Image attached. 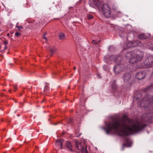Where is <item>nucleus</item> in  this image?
<instances>
[{"label":"nucleus","mask_w":153,"mask_h":153,"mask_svg":"<svg viewBox=\"0 0 153 153\" xmlns=\"http://www.w3.org/2000/svg\"><path fill=\"white\" fill-rule=\"evenodd\" d=\"M138 96H140V97L141 96V93H139L138 94Z\"/></svg>","instance_id":"c9c22d12"},{"label":"nucleus","mask_w":153,"mask_h":153,"mask_svg":"<svg viewBox=\"0 0 153 153\" xmlns=\"http://www.w3.org/2000/svg\"><path fill=\"white\" fill-rule=\"evenodd\" d=\"M15 102H17V101H15Z\"/></svg>","instance_id":"a18cd8bd"},{"label":"nucleus","mask_w":153,"mask_h":153,"mask_svg":"<svg viewBox=\"0 0 153 153\" xmlns=\"http://www.w3.org/2000/svg\"><path fill=\"white\" fill-rule=\"evenodd\" d=\"M142 105L143 106V105ZM144 106L145 110L149 111L146 114H144L142 115L141 118L142 120L144 122L149 121L150 122L153 123V105L152 110H151V107L149 105Z\"/></svg>","instance_id":"7ed1b4c3"},{"label":"nucleus","mask_w":153,"mask_h":153,"mask_svg":"<svg viewBox=\"0 0 153 153\" xmlns=\"http://www.w3.org/2000/svg\"><path fill=\"white\" fill-rule=\"evenodd\" d=\"M46 34V33H45L43 36H42V38L43 39H45L46 40V41H47V38L46 37H45V35Z\"/></svg>","instance_id":"a878e982"},{"label":"nucleus","mask_w":153,"mask_h":153,"mask_svg":"<svg viewBox=\"0 0 153 153\" xmlns=\"http://www.w3.org/2000/svg\"><path fill=\"white\" fill-rule=\"evenodd\" d=\"M123 149H124V148H123V147H122V150H123Z\"/></svg>","instance_id":"79ce46f5"},{"label":"nucleus","mask_w":153,"mask_h":153,"mask_svg":"<svg viewBox=\"0 0 153 153\" xmlns=\"http://www.w3.org/2000/svg\"><path fill=\"white\" fill-rule=\"evenodd\" d=\"M153 88L152 86V85H150L147 88H145L144 90V91L145 92H147L149 91L151 89Z\"/></svg>","instance_id":"6ab92c4d"},{"label":"nucleus","mask_w":153,"mask_h":153,"mask_svg":"<svg viewBox=\"0 0 153 153\" xmlns=\"http://www.w3.org/2000/svg\"><path fill=\"white\" fill-rule=\"evenodd\" d=\"M21 34V33L19 32H16L15 33V35L17 36H18Z\"/></svg>","instance_id":"c85d7f7f"},{"label":"nucleus","mask_w":153,"mask_h":153,"mask_svg":"<svg viewBox=\"0 0 153 153\" xmlns=\"http://www.w3.org/2000/svg\"><path fill=\"white\" fill-rule=\"evenodd\" d=\"M88 4L91 7H94V6L99 8L101 6L102 3L100 0H90Z\"/></svg>","instance_id":"6e6552de"},{"label":"nucleus","mask_w":153,"mask_h":153,"mask_svg":"<svg viewBox=\"0 0 153 153\" xmlns=\"http://www.w3.org/2000/svg\"><path fill=\"white\" fill-rule=\"evenodd\" d=\"M116 80H114L111 85V88L114 90H116L117 87V85L116 83Z\"/></svg>","instance_id":"2eb2a0df"},{"label":"nucleus","mask_w":153,"mask_h":153,"mask_svg":"<svg viewBox=\"0 0 153 153\" xmlns=\"http://www.w3.org/2000/svg\"><path fill=\"white\" fill-rule=\"evenodd\" d=\"M50 51L51 53V56L53 53L56 51V49L51 48L50 49Z\"/></svg>","instance_id":"4be33fe9"},{"label":"nucleus","mask_w":153,"mask_h":153,"mask_svg":"<svg viewBox=\"0 0 153 153\" xmlns=\"http://www.w3.org/2000/svg\"><path fill=\"white\" fill-rule=\"evenodd\" d=\"M124 68V65L123 64L120 63L117 64L113 69L114 72L115 74H118L121 72Z\"/></svg>","instance_id":"1a4fd4ad"},{"label":"nucleus","mask_w":153,"mask_h":153,"mask_svg":"<svg viewBox=\"0 0 153 153\" xmlns=\"http://www.w3.org/2000/svg\"><path fill=\"white\" fill-rule=\"evenodd\" d=\"M73 119L72 118H70L69 119V121L68 122L69 124H71L73 122Z\"/></svg>","instance_id":"393cba45"},{"label":"nucleus","mask_w":153,"mask_h":153,"mask_svg":"<svg viewBox=\"0 0 153 153\" xmlns=\"http://www.w3.org/2000/svg\"><path fill=\"white\" fill-rule=\"evenodd\" d=\"M145 73L144 72L140 71L136 74V77L139 79H141L145 77Z\"/></svg>","instance_id":"f8f14e48"},{"label":"nucleus","mask_w":153,"mask_h":153,"mask_svg":"<svg viewBox=\"0 0 153 153\" xmlns=\"http://www.w3.org/2000/svg\"><path fill=\"white\" fill-rule=\"evenodd\" d=\"M9 35H10V34L9 33H8L7 34V36H9Z\"/></svg>","instance_id":"58836bf2"},{"label":"nucleus","mask_w":153,"mask_h":153,"mask_svg":"<svg viewBox=\"0 0 153 153\" xmlns=\"http://www.w3.org/2000/svg\"><path fill=\"white\" fill-rule=\"evenodd\" d=\"M123 79L124 83L127 84H130L132 81L131 75L129 73L124 74L123 76Z\"/></svg>","instance_id":"0eeeda50"},{"label":"nucleus","mask_w":153,"mask_h":153,"mask_svg":"<svg viewBox=\"0 0 153 153\" xmlns=\"http://www.w3.org/2000/svg\"><path fill=\"white\" fill-rule=\"evenodd\" d=\"M20 116L19 114H18L17 115V116Z\"/></svg>","instance_id":"a19ab883"},{"label":"nucleus","mask_w":153,"mask_h":153,"mask_svg":"<svg viewBox=\"0 0 153 153\" xmlns=\"http://www.w3.org/2000/svg\"><path fill=\"white\" fill-rule=\"evenodd\" d=\"M76 67H75V66L74 67V70H76Z\"/></svg>","instance_id":"4c0bfd02"},{"label":"nucleus","mask_w":153,"mask_h":153,"mask_svg":"<svg viewBox=\"0 0 153 153\" xmlns=\"http://www.w3.org/2000/svg\"><path fill=\"white\" fill-rule=\"evenodd\" d=\"M16 27L19 30H20L22 28V26H16Z\"/></svg>","instance_id":"cd10ccee"},{"label":"nucleus","mask_w":153,"mask_h":153,"mask_svg":"<svg viewBox=\"0 0 153 153\" xmlns=\"http://www.w3.org/2000/svg\"><path fill=\"white\" fill-rule=\"evenodd\" d=\"M131 144H130V145H128V146H131Z\"/></svg>","instance_id":"37998d69"},{"label":"nucleus","mask_w":153,"mask_h":153,"mask_svg":"<svg viewBox=\"0 0 153 153\" xmlns=\"http://www.w3.org/2000/svg\"><path fill=\"white\" fill-rule=\"evenodd\" d=\"M14 88L16 90L17 89V87L16 86H14ZM16 90H14V91H15Z\"/></svg>","instance_id":"f704fd0d"},{"label":"nucleus","mask_w":153,"mask_h":153,"mask_svg":"<svg viewBox=\"0 0 153 153\" xmlns=\"http://www.w3.org/2000/svg\"><path fill=\"white\" fill-rule=\"evenodd\" d=\"M65 146L68 149L72 150V146L70 142L67 141L66 143Z\"/></svg>","instance_id":"dca6fc26"},{"label":"nucleus","mask_w":153,"mask_h":153,"mask_svg":"<svg viewBox=\"0 0 153 153\" xmlns=\"http://www.w3.org/2000/svg\"><path fill=\"white\" fill-rule=\"evenodd\" d=\"M87 16L88 18L90 19H91L93 18V16L91 14L88 15Z\"/></svg>","instance_id":"5701e85b"},{"label":"nucleus","mask_w":153,"mask_h":153,"mask_svg":"<svg viewBox=\"0 0 153 153\" xmlns=\"http://www.w3.org/2000/svg\"><path fill=\"white\" fill-rule=\"evenodd\" d=\"M153 64V56H149L141 64L140 67L141 68H149L152 67Z\"/></svg>","instance_id":"39448f33"},{"label":"nucleus","mask_w":153,"mask_h":153,"mask_svg":"<svg viewBox=\"0 0 153 153\" xmlns=\"http://www.w3.org/2000/svg\"><path fill=\"white\" fill-rule=\"evenodd\" d=\"M99 9L102 10L104 15L106 18H108L111 16V11L108 5L107 4H101V6Z\"/></svg>","instance_id":"423d86ee"},{"label":"nucleus","mask_w":153,"mask_h":153,"mask_svg":"<svg viewBox=\"0 0 153 153\" xmlns=\"http://www.w3.org/2000/svg\"><path fill=\"white\" fill-rule=\"evenodd\" d=\"M111 60H113L115 61L116 64H120L121 63V61L122 60V58L120 56H119L116 57L115 55H112L109 57Z\"/></svg>","instance_id":"9d476101"},{"label":"nucleus","mask_w":153,"mask_h":153,"mask_svg":"<svg viewBox=\"0 0 153 153\" xmlns=\"http://www.w3.org/2000/svg\"><path fill=\"white\" fill-rule=\"evenodd\" d=\"M59 39L60 40H63L65 37V34L63 33H61L59 35Z\"/></svg>","instance_id":"f3484780"},{"label":"nucleus","mask_w":153,"mask_h":153,"mask_svg":"<svg viewBox=\"0 0 153 153\" xmlns=\"http://www.w3.org/2000/svg\"><path fill=\"white\" fill-rule=\"evenodd\" d=\"M126 141L127 143H130V140L128 139H126Z\"/></svg>","instance_id":"473e14b6"},{"label":"nucleus","mask_w":153,"mask_h":153,"mask_svg":"<svg viewBox=\"0 0 153 153\" xmlns=\"http://www.w3.org/2000/svg\"><path fill=\"white\" fill-rule=\"evenodd\" d=\"M136 44H137L136 42H131L128 43L127 44V45L128 48H130L137 46V45H136Z\"/></svg>","instance_id":"4468645a"},{"label":"nucleus","mask_w":153,"mask_h":153,"mask_svg":"<svg viewBox=\"0 0 153 153\" xmlns=\"http://www.w3.org/2000/svg\"><path fill=\"white\" fill-rule=\"evenodd\" d=\"M139 97H137V100H138L139 99Z\"/></svg>","instance_id":"ea45409f"},{"label":"nucleus","mask_w":153,"mask_h":153,"mask_svg":"<svg viewBox=\"0 0 153 153\" xmlns=\"http://www.w3.org/2000/svg\"><path fill=\"white\" fill-rule=\"evenodd\" d=\"M150 36L149 33H142L139 34L137 36V38L138 39H145L149 38Z\"/></svg>","instance_id":"9b49d317"},{"label":"nucleus","mask_w":153,"mask_h":153,"mask_svg":"<svg viewBox=\"0 0 153 153\" xmlns=\"http://www.w3.org/2000/svg\"><path fill=\"white\" fill-rule=\"evenodd\" d=\"M48 87L47 86H45V87L44 91H46L48 90Z\"/></svg>","instance_id":"c756f323"},{"label":"nucleus","mask_w":153,"mask_h":153,"mask_svg":"<svg viewBox=\"0 0 153 153\" xmlns=\"http://www.w3.org/2000/svg\"><path fill=\"white\" fill-rule=\"evenodd\" d=\"M76 147L77 148L79 149H80L79 146H81V144L79 142L77 141L76 142Z\"/></svg>","instance_id":"412c9836"},{"label":"nucleus","mask_w":153,"mask_h":153,"mask_svg":"<svg viewBox=\"0 0 153 153\" xmlns=\"http://www.w3.org/2000/svg\"><path fill=\"white\" fill-rule=\"evenodd\" d=\"M4 44V45L5 46L4 48V50H2L1 52H4L5 51V50H6L7 48V45L8 44V42L7 40L5 41L3 43Z\"/></svg>","instance_id":"a211bd4d"},{"label":"nucleus","mask_w":153,"mask_h":153,"mask_svg":"<svg viewBox=\"0 0 153 153\" xmlns=\"http://www.w3.org/2000/svg\"><path fill=\"white\" fill-rule=\"evenodd\" d=\"M143 56V52L139 51L136 53L133 51L128 52L126 55L127 59H129V62L132 64L141 61Z\"/></svg>","instance_id":"f03ea898"},{"label":"nucleus","mask_w":153,"mask_h":153,"mask_svg":"<svg viewBox=\"0 0 153 153\" xmlns=\"http://www.w3.org/2000/svg\"><path fill=\"white\" fill-rule=\"evenodd\" d=\"M99 42H100V41H95V40H93L92 41L91 43L93 44H97L98 43H99Z\"/></svg>","instance_id":"b1692460"},{"label":"nucleus","mask_w":153,"mask_h":153,"mask_svg":"<svg viewBox=\"0 0 153 153\" xmlns=\"http://www.w3.org/2000/svg\"><path fill=\"white\" fill-rule=\"evenodd\" d=\"M146 126L145 124L137 120L128 118L124 115L112 123L106 125V128L102 127L107 134L115 132L122 136H128L131 133L137 132Z\"/></svg>","instance_id":"f257e3e1"},{"label":"nucleus","mask_w":153,"mask_h":153,"mask_svg":"<svg viewBox=\"0 0 153 153\" xmlns=\"http://www.w3.org/2000/svg\"><path fill=\"white\" fill-rule=\"evenodd\" d=\"M139 103L140 104V107H144V106H142V105L144 106L146 105H149L151 107V110H152L153 105V97L147 95L144 97Z\"/></svg>","instance_id":"20e7f679"},{"label":"nucleus","mask_w":153,"mask_h":153,"mask_svg":"<svg viewBox=\"0 0 153 153\" xmlns=\"http://www.w3.org/2000/svg\"><path fill=\"white\" fill-rule=\"evenodd\" d=\"M114 6V7L113 6V8H112L113 10H114L116 11V10H117V7L116 6Z\"/></svg>","instance_id":"2f4dec72"},{"label":"nucleus","mask_w":153,"mask_h":153,"mask_svg":"<svg viewBox=\"0 0 153 153\" xmlns=\"http://www.w3.org/2000/svg\"><path fill=\"white\" fill-rule=\"evenodd\" d=\"M105 61L106 62H107V60L105 59Z\"/></svg>","instance_id":"c03bdc74"},{"label":"nucleus","mask_w":153,"mask_h":153,"mask_svg":"<svg viewBox=\"0 0 153 153\" xmlns=\"http://www.w3.org/2000/svg\"><path fill=\"white\" fill-rule=\"evenodd\" d=\"M82 149V151L85 152V153H88V151L87 150L86 146L85 148L84 147H81Z\"/></svg>","instance_id":"aec40b11"},{"label":"nucleus","mask_w":153,"mask_h":153,"mask_svg":"<svg viewBox=\"0 0 153 153\" xmlns=\"http://www.w3.org/2000/svg\"><path fill=\"white\" fill-rule=\"evenodd\" d=\"M107 68V65H104L103 66V68L105 71L106 70Z\"/></svg>","instance_id":"7c9ffc66"},{"label":"nucleus","mask_w":153,"mask_h":153,"mask_svg":"<svg viewBox=\"0 0 153 153\" xmlns=\"http://www.w3.org/2000/svg\"><path fill=\"white\" fill-rule=\"evenodd\" d=\"M28 4V3H27L26 4V6H27Z\"/></svg>","instance_id":"e433bc0d"},{"label":"nucleus","mask_w":153,"mask_h":153,"mask_svg":"<svg viewBox=\"0 0 153 153\" xmlns=\"http://www.w3.org/2000/svg\"><path fill=\"white\" fill-rule=\"evenodd\" d=\"M150 48L153 51V44H151L149 45Z\"/></svg>","instance_id":"bb28decb"},{"label":"nucleus","mask_w":153,"mask_h":153,"mask_svg":"<svg viewBox=\"0 0 153 153\" xmlns=\"http://www.w3.org/2000/svg\"><path fill=\"white\" fill-rule=\"evenodd\" d=\"M116 12H117V13H121V12L120 11H116Z\"/></svg>","instance_id":"72a5a7b5"},{"label":"nucleus","mask_w":153,"mask_h":153,"mask_svg":"<svg viewBox=\"0 0 153 153\" xmlns=\"http://www.w3.org/2000/svg\"><path fill=\"white\" fill-rule=\"evenodd\" d=\"M63 143L62 140H56V146L57 147V148L61 149L62 148V144Z\"/></svg>","instance_id":"ddd939ff"}]
</instances>
